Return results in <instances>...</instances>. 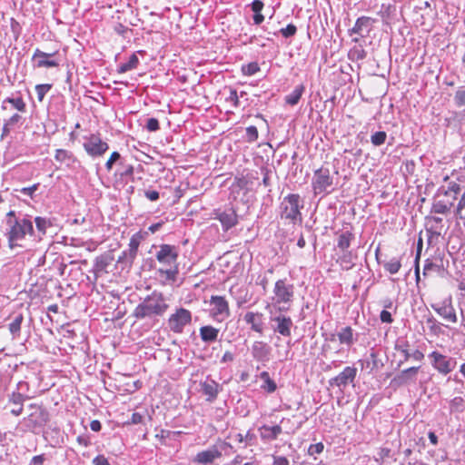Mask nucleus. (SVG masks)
<instances>
[{"label":"nucleus","mask_w":465,"mask_h":465,"mask_svg":"<svg viewBox=\"0 0 465 465\" xmlns=\"http://www.w3.org/2000/svg\"><path fill=\"white\" fill-rule=\"evenodd\" d=\"M54 159L57 162L64 163L67 165L74 162V154L71 152L64 149H57L55 151Z\"/></svg>","instance_id":"nucleus-31"},{"label":"nucleus","mask_w":465,"mask_h":465,"mask_svg":"<svg viewBox=\"0 0 465 465\" xmlns=\"http://www.w3.org/2000/svg\"><path fill=\"white\" fill-rule=\"evenodd\" d=\"M357 368L353 366H347L337 376L329 381L331 386H336L341 391L347 387L348 384L352 383L357 376Z\"/></svg>","instance_id":"nucleus-10"},{"label":"nucleus","mask_w":465,"mask_h":465,"mask_svg":"<svg viewBox=\"0 0 465 465\" xmlns=\"http://www.w3.org/2000/svg\"><path fill=\"white\" fill-rule=\"evenodd\" d=\"M25 119L18 114H15L8 120L5 121L7 125L14 128L16 125L22 124Z\"/></svg>","instance_id":"nucleus-50"},{"label":"nucleus","mask_w":465,"mask_h":465,"mask_svg":"<svg viewBox=\"0 0 465 465\" xmlns=\"http://www.w3.org/2000/svg\"><path fill=\"white\" fill-rule=\"evenodd\" d=\"M35 222L37 230L43 234L45 233L46 229L51 225V222L49 220L39 216L35 219Z\"/></svg>","instance_id":"nucleus-42"},{"label":"nucleus","mask_w":465,"mask_h":465,"mask_svg":"<svg viewBox=\"0 0 465 465\" xmlns=\"http://www.w3.org/2000/svg\"><path fill=\"white\" fill-rule=\"evenodd\" d=\"M243 320L251 325V329L260 334L263 332V315L261 312H248Z\"/></svg>","instance_id":"nucleus-20"},{"label":"nucleus","mask_w":465,"mask_h":465,"mask_svg":"<svg viewBox=\"0 0 465 465\" xmlns=\"http://www.w3.org/2000/svg\"><path fill=\"white\" fill-rule=\"evenodd\" d=\"M391 450L389 448H382L379 452V458L376 460H384L386 458L391 457Z\"/></svg>","instance_id":"nucleus-59"},{"label":"nucleus","mask_w":465,"mask_h":465,"mask_svg":"<svg viewBox=\"0 0 465 465\" xmlns=\"http://www.w3.org/2000/svg\"><path fill=\"white\" fill-rule=\"evenodd\" d=\"M432 309L445 321L456 323L458 321L456 311L452 305L451 299H446L440 304H433Z\"/></svg>","instance_id":"nucleus-12"},{"label":"nucleus","mask_w":465,"mask_h":465,"mask_svg":"<svg viewBox=\"0 0 465 465\" xmlns=\"http://www.w3.org/2000/svg\"><path fill=\"white\" fill-rule=\"evenodd\" d=\"M93 464L94 465H110L108 460L103 455H98L97 457H95L93 460Z\"/></svg>","instance_id":"nucleus-60"},{"label":"nucleus","mask_w":465,"mask_h":465,"mask_svg":"<svg viewBox=\"0 0 465 465\" xmlns=\"http://www.w3.org/2000/svg\"><path fill=\"white\" fill-rule=\"evenodd\" d=\"M263 8V3L261 0H254L252 3V10L254 13H261Z\"/></svg>","instance_id":"nucleus-63"},{"label":"nucleus","mask_w":465,"mask_h":465,"mask_svg":"<svg viewBox=\"0 0 465 465\" xmlns=\"http://www.w3.org/2000/svg\"><path fill=\"white\" fill-rule=\"evenodd\" d=\"M402 355L404 357V361H407L410 359L416 361H421L424 359V354L420 350H405L402 351Z\"/></svg>","instance_id":"nucleus-35"},{"label":"nucleus","mask_w":465,"mask_h":465,"mask_svg":"<svg viewBox=\"0 0 465 465\" xmlns=\"http://www.w3.org/2000/svg\"><path fill=\"white\" fill-rule=\"evenodd\" d=\"M260 437L262 440L272 441L277 440L280 434L282 433V427L281 425H262L259 428Z\"/></svg>","instance_id":"nucleus-21"},{"label":"nucleus","mask_w":465,"mask_h":465,"mask_svg":"<svg viewBox=\"0 0 465 465\" xmlns=\"http://www.w3.org/2000/svg\"><path fill=\"white\" fill-rule=\"evenodd\" d=\"M247 141L250 143L255 142L258 139V130L255 126L251 125L246 128Z\"/></svg>","instance_id":"nucleus-49"},{"label":"nucleus","mask_w":465,"mask_h":465,"mask_svg":"<svg viewBox=\"0 0 465 465\" xmlns=\"http://www.w3.org/2000/svg\"><path fill=\"white\" fill-rule=\"evenodd\" d=\"M273 465H289V460L283 456H273Z\"/></svg>","instance_id":"nucleus-62"},{"label":"nucleus","mask_w":465,"mask_h":465,"mask_svg":"<svg viewBox=\"0 0 465 465\" xmlns=\"http://www.w3.org/2000/svg\"><path fill=\"white\" fill-rule=\"evenodd\" d=\"M52 88L51 84H37L35 86V91L37 94L38 100L41 102L43 101L45 95L49 92V90Z\"/></svg>","instance_id":"nucleus-45"},{"label":"nucleus","mask_w":465,"mask_h":465,"mask_svg":"<svg viewBox=\"0 0 465 465\" xmlns=\"http://www.w3.org/2000/svg\"><path fill=\"white\" fill-rule=\"evenodd\" d=\"M143 417L142 414L138 412H134L131 417V423L132 424H140L143 422Z\"/></svg>","instance_id":"nucleus-64"},{"label":"nucleus","mask_w":465,"mask_h":465,"mask_svg":"<svg viewBox=\"0 0 465 465\" xmlns=\"http://www.w3.org/2000/svg\"><path fill=\"white\" fill-rule=\"evenodd\" d=\"M337 337L341 344H345L348 347H351L355 341L353 330L350 326L341 328L337 333Z\"/></svg>","instance_id":"nucleus-27"},{"label":"nucleus","mask_w":465,"mask_h":465,"mask_svg":"<svg viewBox=\"0 0 465 465\" xmlns=\"http://www.w3.org/2000/svg\"><path fill=\"white\" fill-rule=\"evenodd\" d=\"M426 322L431 332H433L434 334H438L440 332V324L437 322V320L434 317L428 318Z\"/></svg>","instance_id":"nucleus-47"},{"label":"nucleus","mask_w":465,"mask_h":465,"mask_svg":"<svg viewBox=\"0 0 465 465\" xmlns=\"http://www.w3.org/2000/svg\"><path fill=\"white\" fill-rule=\"evenodd\" d=\"M29 408L34 410V411L28 416L29 422L34 426H42L47 422L48 413L45 409L34 403L30 404Z\"/></svg>","instance_id":"nucleus-19"},{"label":"nucleus","mask_w":465,"mask_h":465,"mask_svg":"<svg viewBox=\"0 0 465 465\" xmlns=\"http://www.w3.org/2000/svg\"><path fill=\"white\" fill-rule=\"evenodd\" d=\"M260 70L259 64L255 62L242 65V71L245 75H253Z\"/></svg>","instance_id":"nucleus-44"},{"label":"nucleus","mask_w":465,"mask_h":465,"mask_svg":"<svg viewBox=\"0 0 465 465\" xmlns=\"http://www.w3.org/2000/svg\"><path fill=\"white\" fill-rule=\"evenodd\" d=\"M178 248L174 245L161 244L156 252L155 258L162 267L158 270L159 273L166 280L174 282L179 272Z\"/></svg>","instance_id":"nucleus-2"},{"label":"nucleus","mask_w":465,"mask_h":465,"mask_svg":"<svg viewBox=\"0 0 465 465\" xmlns=\"http://www.w3.org/2000/svg\"><path fill=\"white\" fill-rule=\"evenodd\" d=\"M353 235L350 232H342L338 238V248L341 249L343 252H348V248L351 245V241Z\"/></svg>","instance_id":"nucleus-33"},{"label":"nucleus","mask_w":465,"mask_h":465,"mask_svg":"<svg viewBox=\"0 0 465 465\" xmlns=\"http://www.w3.org/2000/svg\"><path fill=\"white\" fill-rule=\"evenodd\" d=\"M220 385L213 380L205 381L201 383L203 393L207 396L206 401L213 402L218 395Z\"/></svg>","instance_id":"nucleus-22"},{"label":"nucleus","mask_w":465,"mask_h":465,"mask_svg":"<svg viewBox=\"0 0 465 465\" xmlns=\"http://www.w3.org/2000/svg\"><path fill=\"white\" fill-rule=\"evenodd\" d=\"M273 293L275 303H289L293 298V285L286 283L285 280H278L275 282Z\"/></svg>","instance_id":"nucleus-11"},{"label":"nucleus","mask_w":465,"mask_h":465,"mask_svg":"<svg viewBox=\"0 0 465 465\" xmlns=\"http://www.w3.org/2000/svg\"><path fill=\"white\" fill-rule=\"evenodd\" d=\"M373 20L368 16L359 17L351 29V33L361 35V37L370 32Z\"/></svg>","instance_id":"nucleus-23"},{"label":"nucleus","mask_w":465,"mask_h":465,"mask_svg":"<svg viewBox=\"0 0 465 465\" xmlns=\"http://www.w3.org/2000/svg\"><path fill=\"white\" fill-rule=\"evenodd\" d=\"M464 209H465V192L461 195V197L457 204V208H456V212H455L456 216L462 219L463 218L462 211Z\"/></svg>","instance_id":"nucleus-55"},{"label":"nucleus","mask_w":465,"mask_h":465,"mask_svg":"<svg viewBox=\"0 0 465 465\" xmlns=\"http://www.w3.org/2000/svg\"><path fill=\"white\" fill-rule=\"evenodd\" d=\"M221 452L215 449H210L198 452L194 458V461L198 463L207 464L212 463L215 459L221 456Z\"/></svg>","instance_id":"nucleus-25"},{"label":"nucleus","mask_w":465,"mask_h":465,"mask_svg":"<svg viewBox=\"0 0 465 465\" xmlns=\"http://www.w3.org/2000/svg\"><path fill=\"white\" fill-rule=\"evenodd\" d=\"M218 334L219 330L211 325H206L200 328V337L203 342H214L218 339Z\"/></svg>","instance_id":"nucleus-26"},{"label":"nucleus","mask_w":465,"mask_h":465,"mask_svg":"<svg viewBox=\"0 0 465 465\" xmlns=\"http://www.w3.org/2000/svg\"><path fill=\"white\" fill-rule=\"evenodd\" d=\"M144 195L148 200L152 202L157 201L159 199V193L157 191L147 190L144 192Z\"/></svg>","instance_id":"nucleus-61"},{"label":"nucleus","mask_w":465,"mask_h":465,"mask_svg":"<svg viewBox=\"0 0 465 465\" xmlns=\"http://www.w3.org/2000/svg\"><path fill=\"white\" fill-rule=\"evenodd\" d=\"M340 262H341V265L346 269V270H349L351 268L352 266V262H351V252H343V254L340 257Z\"/></svg>","instance_id":"nucleus-46"},{"label":"nucleus","mask_w":465,"mask_h":465,"mask_svg":"<svg viewBox=\"0 0 465 465\" xmlns=\"http://www.w3.org/2000/svg\"><path fill=\"white\" fill-rule=\"evenodd\" d=\"M314 194L330 193L333 189V176L328 168L316 170L312 180Z\"/></svg>","instance_id":"nucleus-5"},{"label":"nucleus","mask_w":465,"mask_h":465,"mask_svg":"<svg viewBox=\"0 0 465 465\" xmlns=\"http://www.w3.org/2000/svg\"><path fill=\"white\" fill-rule=\"evenodd\" d=\"M463 399L461 397H456L450 401L451 410L459 411L463 406Z\"/></svg>","instance_id":"nucleus-57"},{"label":"nucleus","mask_w":465,"mask_h":465,"mask_svg":"<svg viewBox=\"0 0 465 465\" xmlns=\"http://www.w3.org/2000/svg\"><path fill=\"white\" fill-rule=\"evenodd\" d=\"M169 305L164 295L153 292L144 298L134 311V316L137 319L154 318L163 316Z\"/></svg>","instance_id":"nucleus-1"},{"label":"nucleus","mask_w":465,"mask_h":465,"mask_svg":"<svg viewBox=\"0 0 465 465\" xmlns=\"http://www.w3.org/2000/svg\"><path fill=\"white\" fill-rule=\"evenodd\" d=\"M297 28L294 25L290 24L285 28H282L280 30L281 34L284 37H291L293 36L296 34Z\"/></svg>","instance_id":"nucleus-52"},{"label":"nucleus","mask_w":465,"mask_h":465,"mask_svg":"<svg viewBox=\"0 0 465 465\" xmlns=\"http://www.w3.org/2000/svg\"><path fill=\"white\" fill-rule=\"evenodd\" d=\"M210 304L212 306L211 313L214 319L222 322L229 317V304L224 297L213 295L210 300Z\"/></svg>","instance_id":"nucleus-9"},{"label":"nucleus","mask_w":465,"mask_h":465,"mask_svg":"<svg viewBox=\"0 0 465 465\" xmlns=\"http://www.w3.org/2000/svg\"><path fill=\"white\" fill-rule=\"evenodd\" d=\"M140 245V239L136 235H134L129 242L128 250L130 259H135Z\"/></svg>","instance_id":"nucleus-37"},{"label":"nucleus","mask_w":465,"mask_h":465,"mask_svg":"<svg viewBox=\"0 0 465 465\" xmlns=\"http://www.w3.org/2000/svg\"><path fill=\"white\" fill-rule=\"evenodd\" d=\"M4 103L11 104L13 105V107L15 108L16 110H18L19 112L25 111L26 105L21 97H16V98L7 97L6 99H5Z\"/></svg>","instance_id":"nucleus-39"},{"label":"nucleus","mask_w":465,"mask_h":465,"mask_svg":"<svg viewBox=\"0 0 465 465\" xmlns=\"http://www.w3.org/2000/svg\"><path fill=\"white\" fill-rule=\"evenodd\" d=\"M29 408L34 410V411L28 416L29 422L34 426H42L47 422L48 413L45 409L34 403L30 404Z\"/></svg>","instance_id":"nucleus-18"},{"label":"nucleus","mask_w":465,"mask_h":465,"mask_svg":"<svg viewBox=\"0 0 465 465\" xmlns=\"http://www.w3.org/2000/svg\"><path fill=\"white\" fill-rule=\"evenodd\" d=\"M324 446L322 442L311 444L308 449L309 455L320 454L323 451Z\"/></svg>","instance_id":"nucleus-53"},{"label":"nucleus","mask_w":465,"mask_h":465,"mask_svg":"<svg viewBox=\"0 0 465 465\" xmlns=\"http://www.w3.org/2000/svg\"><path fill=\"white\" fill-rule=\"evenodd\" d=\"M7 224L10 226V230L7 232L8 245L11 249L17 246V242L23 240L26 234H32L34 232L33 223L31 220L15 219L7 220Z\"/></svg>","instance_id":"nucleus-4"},{"label":"nucleus","mask_w":465,"mask_h":465,"mask_svg":"<svg viewBox=\"0 0 465 465\" xmlns=\"http://www.w3.org/2000/svg\"><path fill=\"white\" fill-rule=\"evenodd\" d=\"M260 377L263 381V384L261 386L262 390L268 393H272L276 391L277 385L275 381L271 379L268 371H262Z\"/></svg>","instance_id":"nucleus-30"},{"label":"nucleus","mask_w":465,"mask_h":465,"mask_svg":"<svg viewBox=\"0 0 465 465\" xmlns=\"http://www.w3.org/2000/svg\"><path fill=\"white\" fill-rule=\"evenodd\" d=\"M453 100L458 107L465 106V87H460L457 89Z\"/></svg>","instance_id":"nucleus-41"},{"label":"nucleus","mask_w":465,"mask_h":465,"mask_svg":"<svg viewBox=\"0 0 465 465\" xmlns=\"http://www.w3.org/2000/svg\"><path fill=\"white\" fill-rule=\"evenodd\" d=\"M420 370V366L410 367L401 371L397 374L391 381V382L398 387L405 386L410 383H415L417 380V374Z\"/></svg>","instance_id":"nucleus-14"},{"label":"nucleus","mask_w":465,"mask_h":465,"mask_svg":"<svg viewBox=\"0 0 465 465\" xmlns=\"http://www.w3.org/2000/svg\"><path fill=\"white\" fill-rule=\"evenodd\" d=\"M303 208V202L297 193H291L285 196L280 204V217L288 224L302 223V215L301 209Z\"/></svg>","instance_id":"nucleus-3"},{"label":"nucleus","mask_w":465,"mask_h":465,"mask_svg":"<svg viewBox=\"0 0 465 465\" xmlns=\"http://www.w3.org/2000/svg\"><path fill=\"white\" fill-rule=\"evenodd\" d=\"M119 175L123 177L132 176L134 174V166L131 164L123 165L122 169L119 170Z\"/></svg>","instance_id":"nucleus-56"},{"label":"nucleus","mask_w":465,"mask_h":465,"mask_svg":"<svg viewBox=\"0 0 465 465\" xmlns=\"http://www.w3.org/2000/svg\"><path fill=\"white\" fill-rule=\"evenodd\" d=\"M29 397L20 393L13 392L9 395L8 401L14 404L15 407L11 410V413L15 416H19L23 412L24 402Z\"/></svg>","instance_id":"nucleus-24"},{"label":"nucleus","mask_w":465,"mask_h":465,"mask_svg":"<svg viewBox=\"0 0 465 465\" xmlns=\"http://www.w3.org/2000/svg\"><path fill=\"white\" fill-rule=\"evenodd\" d=\"M22 322L23 316L19 314L9 324V331L12 334L15 335L20 331Z\"/></svg>","instance_id":"nucleus-43"},{"label":"nucleus","mask_w":465,"mask_h":465,"mask_svg":"<svg viewBox=\"0 0 465 465\" xmlns=\"http://www.w3.org/2000/svg\"><path fill=\"white\" fill-rule=\"evenodd\" d=\"M271 322H273L272 330L282 336H291V331L293 326L292 320L283 314L271 316Z\"/></svg>","instance_id":"nucleus-13"},{"label":"nucleus","mask_w":465,"mask_h":465,"mask_svg":"<svg viewBox=\"0 0 465 465\" xmlns=\"http://www.w3.org/2000/svg\"><path fill=\"white\" fill-rule=\"evenodd\" d=\"M429 358L431 359V365L433 368L443 375H447L451 372L457 364L455 359L443 355L436 351H432L429 355Z\"/></svg>","instance_id":"nucleus-8"},{"label":"nucleus","mask_w":465,"mask_h":465,"mask_svg":"<svg viewBox=\"0 0 465 465\" xmlns=\"http://www.w3.org/2000/svg\"><path fill=\"white\" fill-rule=\"evenodd\" d=\"M145 126H146V129L149 132H156L160 128L159 122H158V120L156 118H149V119H147Z\"/></svg>","instance_id":"nucleus-54"},{"label":"nucleus","mask_w":465,"mask_h":465,"mask_svg":"<svg viewBox=\"0 0 465 465\" xmlns=\"http://www.w3.org/2000/svg\"><path fill=\"white\" fill-rule=\"evenodd\" d=\"M215 218L220 221L224 231H228L237 223V214L232 208L223 211L218 210Z\"/></svg>","instance_id":"nucleus-16"},{"label":"nucleus","mask_w":465,"mask_h":465,"mask_svg":"<svg viewBox=\"0 0 465 465\" xmlns=\"http://www.w3.org/2000/svg\"><path fill=\"white\" fill-rule=\"evenodd\" d=\"M461 187L460 183L450 181L448 183V186H441L438 190V193H442L444 195H450L452 194V201L456 200L457 195L460 193Z\"/></svg>","instance_id":"nucleus-28"},{"label":"nucleus","mask_w":465,"mask_h":465,"mask_svg":"<svg viewBox=\"0 0 465 465\" xmlns=\"http://www.w3.org/2000/svg\"><path fill=\"white\" fill-rule=\"evenodd\" d=\"M453 205V201L450 203H445L443 201H434L431 208V212L439 214H445L447 213L451 206Z\"/></svg>","instance_id":"nucleus-32"},{"label":"nucleus","mask_w":465,"mask_h":465,"mask_svg":"<svg viewBox=\"0 0 465 465\" xmlns=\"http://www.w3.org/2000/svg\"><path fill=\"white\" fill-rule=\"evenodd\" d=\"M134 261V259H130L129 252L127 251H124L117 259L118 263H123L124 266L129 267L133 264Z\"/></svg>","instance_id":"nucleus-51"},{"label":"nucleus","mask_w":465,"mask_h":465,"mask_svg":"<svg viewBox=\"0 0 465 465\" xmlns=\"http://www.w3.org/2000/svg\"><path fill=\"white\" fill-rule=\"evenodd\" d=\"M192 322V312L184 308H178L168 319V327L174 333H183L185 326Z\"/></svg>","instance_id":"nucleus-7"},{"label":"nucleus","mask_w":465,"mask_h":465,"mask_svg":"<svg viewBox=\"0 0 465 465\" xmlns=\"http://www.w3.org/2000/svg\"><path fill=\"white\" fill-rule=\"evenodd\" d=\"M304 92V86L302 84L297 85L293 91L286 95L285 102L290 105H295L299 103L302 94Z\"/></svg>","instance_id":"nucleus-29"},{"label":"nucleus","mask_w":465,"mask_h":465,"mask_svg":"<svg viewBox=\"0 0 465 465\" xmlns=\"http://www.w3.org/2000/svg\"><path fill=\"white\" fill-rule=\"evenodd\" d=\"M139 64V59L135 54H133L130 57L128 62L124 63L119 65L118 67V73L124 74L127 71H130L132 69H134L137 67Z\"/></svg>","instance_id":"nucleus-34"},{"label":"nucleus","mask_w":465,"mask_h":465,"mask_svg":"<svg viewBox=\"0 0 465 465\" xmlns=\"http://www.w3.org/2000/svg\"><path fill=\"white\" fill-rule=\"evenodd\" d=\"M380 319L384 323H391L393 322L391 313L386 310L381 312Z\"/></svg>","instance_id":"nucleus-58"},{"label":"nucleus","mask_w":465,"mask_h":465,"mask_svg":"<svg viewBox=\"0 0 465 465\" xmlns=\"http://www.w3.org/2000/svg\"><path fill=\"white\" fill-rule=\"evenodd\" d=\"M387 134L383 131L376 132L371 136V142L375 146L383 144L386 141Z\"/></svg>","instance_id":"nucleus-40"},{"label":"nucleus","mask_w":465,"mask_h":465,"mask_svg":"<svg viewBox=\"0 0 465 465\" xmlns=\"http://www.w3.org/2000/svg\"><path fill=\"white\" fill-rule=\"evenodd\" d=\"M121 159V154L118 152H114L111 153L109 159L105 163V167L107 171H111L114 164L117 163Z\"/></svg>","instance_id":"nucleus-48"},{"label":"nucleus","mask_w":465,"mask_h":465,"mask_svg":"<svg viewBox=\"0 0 465 465\" xmlns=\"http://www.w3.org/2000/svg\"><path fill=\"white\" fill-rule=\"evenodd\" d=\"M401 267V261L398 258H391L387 262L384 263V268L391 274H395L399 272Z\"/></svg>","instance_id":"nucleus-38"},{"label":"nucleus","mask_w":465,"mask_h":465,"mask_svg":"<svg viewBox=\"0 0 465 465\" xmlns=\"http://www.w3.org/2000/svg\"><path fill=\"white\" fill-rule=\"evenodd\" d=\"M84 140L83 147L86 153L93 158L103 156L109 149L108 143L103 141L99 134H92L84 136Z\"/></svg>","instance_id":"nucleus-6"},{"label":"nucleus","mask_w":465,"mask_h":465,"mask_svg":"<svg viewBox=\"0 0 465 465\" xmlns=\"http://www.w3.org/2000/svg\"><path fill=\"white\" fill-rule=\"evenodd\" d=\"M271 351V347L262 341H254L251 349L252 358L262 363H265L270 361Z\"/></svg>","instance_id":"nucleus-15"},{"label":"nucleus","mask_w":465,"mask_h":465,"mask_svg":"<svg viewBox=\"0 0 465 465\" xmlns=\"http://www.w3.org/2000/svg\"><path fill=\"white\" fill-rule=\"evenodd\" d=\"M114 261V257L110 254H104L95 260V267L99 271H104Z\"/></svg>","instance_id":"nucleus-36"},{"label":"nucleus","mask_w":465,"mask_h":465,"mask_svg":"<svg viewBox=\"0 0 465 465\" xmlns=\"http://www.w3.org/2000/svg\"><path fill=\"white\" fill-rule=\"evenodd\" d=\"M54 54L55 53L48 54L40 49H36L33 54L32 60L35 62V66L38 68L56 67L59 64L58 62L50 59V57L54 56Z\"/></svg>","instance_id":"nucleus-17"}]
</instances>
